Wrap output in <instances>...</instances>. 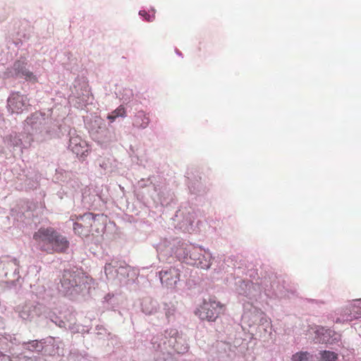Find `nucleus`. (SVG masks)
<instances>
[{"label": "nucleus", "instance_id": "nucleus-17", "mask_svg": "<svg viewBox=\"0 0 361 361\" xmlns=\"http://www.w3.org/2000/svg\"><path fill=\"white\" fill-rule=\"evenodd\" d=\"M174 312H175V309L173 308V309H169L166 312V316L168 319H170L171 317H173L174 315Z\"/></svg>", "mask_w": 361, "mask_h": 361}, {"label": "nucleus", "instance_id": "nucleus-8", "mask_svg": "<svg viewBox=\"0 0 361 361\" xmlns=\"http://www.w3.org/2000/svg\"><path fill=\"white\" fill-rule=\"evenodd\" d=\"M189 258L190 261L188 263L196 266L197 268L207 269L211 266L210 259H207L205 257L200 253L199 248L192 247L190 250Z\"/></svg>", "mask_w": 361, "mask_h": 361}, {"label": "nucleus", "instance_id": "nucleus-4", "mask_svg": "<svg viewBox=\"0 0 361 361\" xmlns=\"http://www.w3.org/2000/svg\"><path fill=\"white\" fill-rule=\"evenodd\" d=\"M47 119L45 115L36 111L27 116L25 121V128L30 130L32 134L44 136L49 133V130L46 126Z\"/></svg>", "mask_w": 361, "mask_h": 361}, {"label": "nucleus", "instance_id": "nucleus-14", "mask_svg": "<svg viewBox=\"0 0 361 361\" xmlns=\"http://www.w3.org/2000/svg\"><path fill=\"white\" fill-rule=\"evenodd\" d=\"M291 360L292 361H309L310 354L307 352H298L292 356Z\"/></svg>", "mask_w": 361, "mask_h": 361}, {"label": "nucleus", "instance_id": "nucleus-10", "mask_svg": "<svg viewBox=\"0 0 361 361\" xmlns=\"http://www.w3.org/2000/svg\"><path fill=\"white\" fill-rule=\"evenodd\" d=\"M69 147L77 156H82L87 151V144L80 137H71Z\"/></svg>", "mask_w": 361, "mask_h": 361}, {"label": "nucleus", "instance_id": "nucleus-15", "mask_svg": "<svg viewBox=\"0 0 361 361\" xmlns=\"http://www.w3.org/2000/svg\"><path fill=\"white\" fill-rule=\"evenodd\" d=\"M351 314L352 317L357 319L361 317V306L353 305L351 306Z\"/></svg>", "mask_w": 361, "mask_h": 361}, {"label": "nucleus", "instance_id": "nucleus-12", "mask_svg": "<svg viewBox=\"0 0 361 361\" xmlns=\"http://www.w3.org/2000/svg\"><path fill=\"white\" fill-rule=\"evenodd\" d=\"M126 116V111L125 108L121 105L116 109L113 111L111 114L108 115L107 118L113 122L117 117L121 116L125 117Z\"/></svg>", "mask_w": 361, "mask_h": 361}, {"label": "nucleus", "instance_id": "nucleus-6", "mask_svg": "<svg viewBox=\"0 0 361 361\" xmlns=\"http://www.w3.org/2000/svg\"><path fill=\"white\" fill-rule=\"evenodd\" d=\"M28 102L27 96L19 92H13L8 99V107L13 114H21L23 111L28 109L30 106Z\"/></svg>", "mask_w": 361, "mask_h": 361}, {"label": "nucleus", "instance_id": "nucleus-1", "mask_svg": "<svg viewBox=\"0 0 361 361\" xmlns=\"http://www.w3.org/2000/svg\"><path fill=\"white\" fill-rule=\"evenodd\" d=\"M37 248L47 254L64 253L70 245L67 238L53 227H41L33 233Z\"/></svg>", "mask_w": 361, "mask_h": 361}, {"label": "nucleus", "instance_id": "nucleus-3", "mask_svg": "<svg viewBox=\"0 0 361 361\" xmlns=\"http://www.w3.org/2000/svg\"><path fill=\"white\" fill-rule=\"evenodd\" d=\"M226 305L214 298L204 300L197 309L195 314L202 320L215 322L220 315L224 314Z\"/></svg>", "mask_w": 361, "mask_h": 361}, {"label": "nucleus", "instance_id": "nucleus-2", "mask_svg": "<svg viewBox=\"0 0 361 361\" xmlns=\"http://www.w3.org/2000/svg\"><path fill=\"white\" fill-rule=\"evenodd\" d=\"M93 279L82 273L65 271L61 279L63 291L68 295L79 294L89 288Z\"/></svg>", "mask_w": 361, "mask_h": 361}, {"label": "nucleus", "instance_id": "nucleus-13", "mask_svg": "<svg viewBox=\"0 0 361 361\" xmlns=\"http://www.w3.org/2000/svg\"><path fill=\"white\" fill-rule=\"evenodd\" d=\"M337 358V355L334 352L324 351L321 353V358L319 361H335Z\"/></svg>", "mask_w": 361, "mask_h": 361}, {"label": "nucleus", "instance_id": "nucleus-16", "mask_svg": "<svg viewBox=\"0 0 361 361\" xmlns=\"http://www.w3.org/2000/svg\"><path fill=\"white\" fill-rule=\"evenodd\" d=\"M139 14L148 22H152L155 18L154 14L150 15L147 13V11H140L139 12Z\"/></svg>", "mask_w": 361, "mask_h": 361}, {"label": "nucleus", "instance_id": "nucleus-5", "mask_svg": "<svg viewBox=\"0 0 361 361\" xmlns=\"http://www.w3.org/2000/svg\"><path fill=\"white\" fill-rule=\"evenodd\" d=\"M98 214L86 213L77 217V221L73 224L74 233L80 237H87L91 233L92 224L95 221Z\"/></svg>", "mask_w": 361, "mask_h": 361}, {"label": "nucleus", "instance_id": "nucleus-7", "mask_svg": "<svg viewBox=\"0 0 361 361\" xmlns=\"http://www.w3.org/2000/svg\"><path fill=\"white\" fill-rule=\"evenodd\" d=\"M159 277L163 285L169 288H173L180 279V271L175 267H171L169 269L161 271Z\"/></svg>", "mask_w": 361, "mask_h": 361}, {"label": "nucleus", "instance_id": "nucleus-11", "mask_svg": "<svg viewBox=\"0 0 361 361\" xmlns=\"http://www.w3.org/2000/svg\"><path fill=\"white\" fill-rule=\"evenodd\" d=\"M149 121V117L144 111H139L133 118V126L136 128L145 129L148 126Z\"/></svg>", "mask_w": 361, "mask_h": 361}, {"label": "nucleus", "instance_id": "nucleus-18", "mask_svg": "<svg viewBox=\"0 0 361 361\" xmlns=\"http://www.w3.org/2000/svg\"><path fill=\"white\" fill-rule=\"evenodd\" d=\"M157 361H173V358L171 356H168L166 358H160V359H158Z\"/></svg>", "mask_w": 361, "mask_h": 361}, {"label": "nucleus", "instance_id": "nucleus-9", "mask_svg": "<svg viewBox=\"0 0 361 361\" xmlns=\"http://www.w3.org/2000/svg\"><path fill=\"white\" fill-rule=\"evenodd\" d=\"M13 69L16 73L20 77L24 78L26 80L32 82V83L37 82V78L26 68V63L21 61H17L13 64Z\"/></svg>", "mask_w": 361, "mask_h": 361}]
</instances>
